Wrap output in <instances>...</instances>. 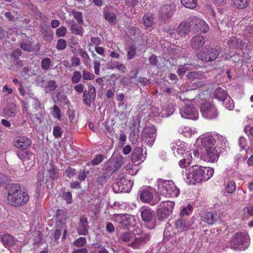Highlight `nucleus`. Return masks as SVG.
I'll return each mask as SVG.
<instances>
[{"label": "nucleus", "mask_w": 253, "mask_h": 253, "mask_svg": "<svg viewBox=\"0 0 253 253\" xmlns=\"http://www.w3.org/2000/svg\"><path fill=\"white\" fill-rule=\"evenodd\" d=\"M203 181L205 182L210 179L214 173V169L210 167H202Z\"/></svg>", "instance_id": "35"}, {"label": "nucleus", "mask_w": 253, "mask_h": 253, "mask_svg": "<svg viewBox=\"0 0 253 253\" xmlns=\"http://www.w3.org/2000/svg\"><path fill=\"white\" fill-rule=\"evenodd\" d=\"M86 243L84 237H80L74 242V245L78 247H83Z\"/></svg>", "instance_id": "62"}, {"label": "nucleus", "mask_w": 253, "mask_h": 253, "mask_svg": "<svg viewBox=\"0 0 253 253\" xmlns=\"http://www.w3.org/2000/svg\"><path fill=\"white\" fill-rule=\"evenodd\" d=\"M157 185L161 194L166 197H177L180 193L179 189L171 180L159 179Z\"/></svg>", "instance_id": "2"}, {"label": "nucleus", "mask_w": 253, "mask_h": 253, "mask_svg": "<svg viewBox=\"0 0 253 253\" xmlns=\"http://www.w3.org/2000/svg\"><path fill=\"white\" fill-rule=\"evenodd\" d=\"M49 169H47L46 177L50 178L51 180H56L58 177V170L55 169V167L50 163L48 164Z\"/></svg>", "instance_id": "36"}, {"label": "nucleus", "mask_w": 253, "mask_h": 253, "mask_svg": "<svg viewBox=\"0 0 253 253\" xmlns=\"http://www.w3.org/2000/svg\"><path fill=\"white\" fill-rule=\"evenodd\" d=\"M132 232H126L121 234V239L124 242H129L133 239L134 235H139L142 233V230L138 227H136L132 230Z\"/></svg>", "instance_id": "21"}, {"label": "nucleus", "mask_w": 253, "mask_h": 253, "mask_svg": "<svg viewBox=\"0 0 253 253\" xmlns=\"http://www.w3.org/2000/svg\"><path fill=\"white\" fill-rule=\"evenodd\" d=\"M1 241L5 247H11L15 244V238L9 234H4L1 237Z\"/></svg>", "instance_id": "29"}, {"label": "nucleus", "mask_w": 253, "mask_h": 253, "mask_svg": "<svg viewBox=\"0 0 253 253\" xmlns=\"http://www.w3.org/2000/svg\"><path fill=\"white\" fill-rule=\"evenodd\" d=\"M79 24L73 22L70 27V30L72 33L82 36L84 34V30L83 27Z\"/></svg>", "instance_id": "38"}, {"label": "nucleus", "mask_w": 253, "mask_h": 253, "mask_svg": "<svg viewBox=\"0 0 253 253\" xmlns=\"http://www.w3.org/2000/svg\"><path fill=\"white\" fill-rule=\"evenodd\" d=\"M217 218V214L213 212H205L201 215V220L209 224H213L216 221Z\"/></svg>", "instance_id": "22"}, {"label": "nucleus", "mask_w": 253, "mask_h": 253, "mask_svg": "<svg viewBox=\"0 0 253 253\" xmlns=\"http://www.w3.org/2000/svg\"><path fill=\"white\" fill-rule=\"evenodd\" d=\"M174 205V203L171 201H164L161 203L157 209V215L159 218L162 220L167 218L171 213Z\"/></svg>", "instance_id": "6"}, {"label": "nucleus", "mask_w": 253, "mask_h": 253, "mask_svg": "<svg viewBox=\"0 0 253 253\" xmlns=\"http://www.w3.org/2000/svg\"><path fill=\"white\" fill-rule=\"evenodd\" d=\"M175 7L173 4H166L163 5L159 10V15L160 18L164 20H167L170 18L174 11Z\"/></svg>", "instance_id": "14"}, {"label": "nucleus", "mask_w": 253, "mask_h": 253, "mask_svg": "<svg viewBox=\"0 0 253 253\" xmlns=\"http://www.w3.org/2000/svg\"><path fill=\"white\" fill-rule=\"evenodd\" d=\"M17 106L13 102H9L3 109V113L8 117H14L16 115Z\"/></svg>", "instance_id": "24"}, {"label": "nucleus", "mask_w": 253, "mask_h": 253, "mask_svg": "<svg viewBox=\"0 0 253 253\" xmlns=\"http://www.w3.org/2000/svg\"><path fill=\"white\" fill-rule=\"evenodd\" d=\"M190 20L188 22H181L177 28V32L181 36H184L190 32Z\"/></svg>", "instance_id": "28"}, {"label": "nucleus", "mask_w": 253, "mask_h": 253, "mask_svg": "<svg viewBox=\"0 0 253 253\" xmlns=\"http://www.w3.org/2000/svg\"><path fill=\"white\" fill-rule=\"evenodd\" d=\"M31 9L33 12V14L36 19L41 20L43 22H46L48 21V18L38 10V8L36 6L32 5Z\"/></svg>", "instance_id": "32"}, {"label": "nucleus", "mask_w": 253, "mask_h": 253, "mask_svg": "<svg viewBox=\"0 0 253 253\" xmlns=\"http://www.w3.org/2000/svg\"><path fill=\"white\" fill-rule=\"evenodd\" d=\"M13 144L17 148L26 150L31 145L32 141L27 137L20 136L16 138Z\"/></svg>", "instance_id": "17"}, {"label": "nucleus", "mask_w": 253, "mask_h": 253, "mask_svg": "<svg viewBox=\"0 0 253 253\" xmlns=\"http://www.w3.org/2000/svg\"><path fill=\"white\" fill-rule=\"evenodd\" d=\"M45 23L42 22L40 25L39 27L43 40L49 42L52 40L53 33L50 27L47 26Z\"/></svg>", "instance_id": "20"}, {"label": "nucleus", "mask_w": 253, "mask_h": 253, "mask_svg": "<svg viewBox=\"0 0 253 253\" xmlns=\"http://www.w3.org/2000/svg\"><path fill=\"white\" fill-rule=\"evenodd\" d=\"M191 152H187L185 153L184 158L179 161V165L181 168H185L189 166L192 162Z\"/></svg>", "instance_id": "34"}, {"label": "nucleus", "mask_w": 253, "mask_h": 253, "mask_svg": "<svg viewBox=\"0 0 253 253\" xmlns=\"http://www.w3.org/2000/svg\"><path fill=\"white\" fill-rule=\"evenodd\" d=\"M123 164V161L122 157L118 158L115 162L113 166V168L111 169H106V170H108V173H109L110 174H112L114 173L116 170L119 169L120 168L122 167Z\"/></svg>", "instance_id": "43"}, {"label": "nucleus", "mask_w": 253, "mask_h": 253, "mask_svg": "<svg viewBox=\"0 0 253 253\" xmlns=\"http://www.w3.org/2000/svg\"><path fill=\"white\" fill-rule=\"evenodd\" d=\"M190 24L203 33H206L209 30V27L207 23L196 16L190 17Z\"/></svg>", "instance_id": "13"}, {"label": "nucleus", "mask_w": 253, "mask_h": 253, "mask_svg": "<svg viewBox=\"0 0 253 253\" xmlns=\"http://www.w3.org/2000/svg\"><path fill=\"white\" fill-rule=\"evenodd\" d=\"M136 49L134 45L129 46L128 51L127 52V57L128 60L132 59L136 54Z\"/></svg>", "instance_id": "60"}, {"label": "nucleus", "mask_w": 253, "mask_h": 253, "mask_svg": "<svg viewBox=\"0 0 253 253\" xmlns=\"http://www.w3.org/2000/svg\"><path fill=\"white\" fill-rule=\"evenodd\" d=\"M223 102L224 106L226 109L230 110L234 109V103L233 100L230 97L228 98L226 97V99L223 100Z\"/></svg>", "instance_id": "55"}, {"label": "nucleus", "mask_w": 253, "mask_h": 253, "mask_svg": "<svg viewBox=\"0 0 253 253\" xmlns=\"http://www.w3.org/2000/svg\"><path fill=\"white\" fill-rule=\"evenodd\" d=\"M72 15L78 24H82L84 23L82 13L75 10H72L70 15Z\"/></svg>", "instance_id": "47"}, {"label": "nucleus", "mask_w": 253, "mask_h": 253, "mask_svg": "<svg viewBox=\"0 0 253 253\" xmlns=\"http://www.w3.org/2000/svg\"><path fill=\"white\" fill-rule=\"evenodd\" d=\"M34 244L38 245L42 239V232L39 230H35L33 233Z\"/></svg>", "instance_id": "51"}, {"label": "nucleus", "mask_w": 253, "mask_h": 253, "mask_svg": "<svg viewBox=\"0 0 253 253\" xmlns=\"http://www.w3.org/2000/svg\"><path fill=\"white\" fill-rule=\"evenodd\" d=\"M112 219L114 221L118 223L121 226L122 225L123 220H124L123 219H126L125 218V214H115L113 215Z\"/></svg>", "instance_id": "57"}, {"label": "nucleus", "mask_w": 253, "mask_h": 253, "mask_svg": "<svg viewBox=\"0 0 253 253\" xmlns=\"http://www.w3.org/2000/svg\"><path fill=\"white\" fill-rule=\"evenodd\" d=\"M214 96L218 100L223 101V100L226 99L227 94L224 89L221 88H218L214 91Z\"/></svg>", "instance_id": "40"}, {"label": "nucleus", "mask_w": 253, "mask_h": 253, "mask_svg": "<svg viewBox=\"0 0 253 253\" xmlns=\"http://www.w3.org/2000/svg\"><path fill=\"white\" fill-rule=\"evenodd\" d=\"M171 148L173 150H176L177 153L180 155L185 154L187 149L185 143L180 140H175L172 144Z\"/></svg>", "instance_id": "25"}, {"label": "nucleus", "mask_w": 253, "mask_h": 253, "mask_svg": "<svg viewBox=\"0 0 253 253\" xmlns=\"http://www.w3.org/2000/svg\"><path fill=\"white\" fill-rule=\"evenodd\" d=\"M83 98L84 103L89 107L90 106L91 102L95 100L94 98H92L90 96H89V94L87 93V91H84V92Z\"/></svg>", "instance_id": "59"}, {"label": "nucleus", "mask_w": 253, "mask_h": 253, "mask_svg": "<svg viewBox=\"0 0 253 253\" xmlns=\"http://www.w3.org/2000/svg\"><path fill=\"white\" fill-rule=\"evenodd\" d=\"M5 189L7 190L8 197L12 195H15L16 192H20V186L19 183H11L9 184L8 182L5 184Z\"/></svg>", "instance_id": "31"}, {"label": "nucleus", "mask_w": 253, "mask_h": 253, "mask_svg": "<svg viewBox=\"0 0 253 253\" xmlns=\"http://www.w3.org/2000/svg\"><path fill=\"white\" fill-rule=\"evenodd\" d=\"M81 77V74L79 71L74 72L71 79L72 83L74 84L78 83L80 81Z\"/></svg>", "instance_id": "64"}, {"label": "nucleus", "mask_w": 253, "mask_h": 253, "mask_svg": "<svg viewBox=\"0 0 253 253\" xmlns=\"http://www.w3.org/2000/svg\"><path fill=\"white\" fill-rule=\"evenodd\" d=\"M37 178L38 180L37 182V191H40L42 184L44 181V171L43 169L39 171Z\"/></svg>", "instance_id": "46"}, {"label": "nucleus", "mask_w": 253, "mask_h": 253, "mask_svg": "<svg viewBox=\"0 0 253 253\" xmlns=\"http://www.w3.org/2000/svg\"><path fill=\"white\" fill-rule=\"evenodd\" d=\"M82 77L84 80H92L95 78V75L94 74L85 70L83 71Z\"/></svg>", "instance_id": "61"}, {"label": "nucleus", "mask_w": 253, "mask_h": 253, "mask_svg": "<svg viewBox=\"0 0 253 253\" xmlns=\"http://www.w3.org/2000/svg\"><path fill=\"white\" fill-rule=\"evenodd\" d=\"M156 131L153 126L145 127L142 131L141 135L142 140L149 147H151L155 141Z\"/></svg>", "instance_id": "7"}, {"label": "nucleus", "mask_w": 253, "mask_h": 253, "mask_svg": "<svg viewBox=\"0 0 253 253\" xmlns=\"http://www.w3.org/2000/svg\"><path fill=\"white\" fill-rule=\"evenodd\" d=\"M143 150L140 147H136L133 151L131 154V160L133 162L141 161L143 162L146 158V156L142 153Z\"/></svg>", "instance_id": "26"}, {"label": "nucleus", "mask_w": 253, "mask_h": 253, "mask_svg": "<svg viewBox=\"0 0 253 253\" xmlns=\"http://www.w3.org/2000/svg\"><path fill=\"white\" fill-rule=\"evenodd\" d=\"M182 4L185 7L193 9L196 6L197 0H181Z\"/></svg>", "instance_id": "48"}, {"label": "nucleus", "mask_w": 253, "mask_h": 253, "mask_svg": "<svg viewBox=\"0 0 253 253\" xmlns=\"http://www.w3.org/2000/svg\"><path fill=\"white\" fill-rule=\"evenodd\" d=\"M226 191L228 193H232L236 190L235 183L233 181H228L225 187Z\"/></svg>", "instance_id": "53"}, {"label": "nucleus", "mask_w": 253, "mask_h": 253, "mask_svg": "<svg viewBox=\"0 0 253 253\" xmlns=\"http://www.w3.org/2000/svg\"><path fill=\"white\" fill-rule=\"evenodd\" d=\"M250 244V237L246 233H237L231 239L230 247L236 250H245Z\"/></svg>", "instance_id": "3"}, {"label": "nucleus", "mask_w": 253, "mask_h": 253, "mask_svg": "<svg viewBox=\"0 0 253 253\" xmlns=\"http://www.w3.org/2000/svg\"><path fill=\"white\" fill-rule=\"evenodd\" d=\"M205 149V160L211 163L216 162L219 157V153L216 147H206Z\"/></svg>", "instance_id": "15"}, {"label": "nucleus", "mask_w": 253, "mask_h": 253, "mask_svg": "<svg viewBox=\"0 0 253 253\" xmlns=\"http://www.w3.org/2000/svg\"><path fill=\"white\" fill-rule=\"evenodd\" d=\"M142 219L146 222H150L153 217V211L149 207H142L140 210Z\"/></svg>", "instance_id": "23"}, {"label": "nucleus", "mask_w": 253, "mask_h": 253, "mask_svg": "<svg viewBox=\"0 0 253 253\" xmlns=\"http://www.w3.org/2000/svg\"><path fill=\"white\" fill-rule=\"evenodd\" d=\"M197 141L205 148L214 146L216 143L218 147L222 148L227 142L225 137L215 132L205 133L199 136Z\"/></svg>", "instance_id": "1"}, {"label": "nucleus", "mask_w": 253, "mask_h": 253, "mask_svg": "<svg viewBox=\"0 0 253 253\" xmlns=\"http://www.w3.org/2000/svg\"><path fill=\"white\" fill-rule=\"evenodd\" d=\"M88 222L85 217H82L80 220L79 226L78 228V232L80 235H86L88 234Z\"/></svg>", "instance_id": "27"}, {"label": "nucleus", "mask_w": 253, "mask_h": 253, "mask_svg": "<svg viewBox=\"0 0 253 253\" xmlns=\"http://www.w3.org/2000/svg\"><path fill=\"white\" fill-rule=\"evenodd\" d=\"M193 210V207L190 204H188L186 207H184L181 210L180 215L181 216L189 215Z\"/></svg>", "instance_id": "56"}, {"label": "nucleus", "mask_w": 253, "mask_h": 253, "mask_svg": "<svg viewBox=\"0 0 253 253\" xmlns=\"http://www.w3.org/2000/svg\"><path fill=\"white\" fill-rule=\"evenodd\" d=\"M51 63V60L49 58H43L41 61V68L43 70L47 71L49 69Z\"/></svg>", "instance_id": "54"}, {"label": "nucleus", "mask_w": 253, "mask_h": 253, "mask_svg": "<svg viewBox=\"0 0 253 253\" xmlns=\"http://www.w3.org/2000/svg\"><path fill=\"white\" fill-rule=\"evenodd\" d=\"M79 54L83 58L84 63L85 65H89L90 59L87 52L83 49L79 50Z\"/></svg>", "instance_id": "50"}, {"label": "nucleus", "mask_w": 253, "mask_h": 253, "mask_svg": "<svg viewBox=\"0 0 253 253\" xmlns=\"http://www.w3.org/2000/svg\"><path fill=\"white\" fill-rule=\"evenodd\" d=\"M196 57L204 62H212L219 56L218 51L215 48L205 47L196 53Z\"/></svg>", "instance_id": "4"}, {"label": "nucleus", "mask_w": 253, "mask_h": 253, "mask_svg": "<svg viewBox=\"0 0 253 253\" xmlns=\"http://www.w3.org/2000/svg\"><path fill=\"white\" fill-rule=\"evenodd\" d=\"M40 83L41 86L44 88L46 93L54 90L57 87L55 82L54 80H48L46 76L42 78Z\"/></svg>", "instance_id": "18"}, {"label": "nucleus", "mask_w": 253, "mask_h": 253, "mask_svg": "<svg viewBox=\"0 0 253 253\" xmlns=\"http://www.w3.org/2000/svg\"><path fill=\"white\" fill-rule=\"evenodd\" d=\"M106 20L110 23H114L116 20V17L113 12H106L104 14Z\"/></svg>", "instance_id": "58"}, {"label": "nucleus", "mask_w": 253, "mask_h": 253, "mask_svg": "<svg viewBox=\"0 0 253 253\" xmlns=\"http://www.w3.org/2000/svg\"><path fill=\"white\" fill-rule=\"evenodd\" d=\"M206 40L204 36L197 35L193 37L190 41V45L194 49H199L205 44Z\"/></svg>", "instance_id": "19"}, {"label": "nucleus", "mask_w": 253, "mask_h": 253, "mask_svg": "<svg viewBox=\"0 0 253 253\" xmlns=\"http://www.w3.org/2000/svg\"><path fill=\"white\" fill-rule=\"evenodd\" d=\"M182 118L196 120L198 118V110L193 104L186 105L180 110Z\"/></svg>", "instance_id": "11"}, {"label": "nucleus", "mask_w": 253, "mask_h": 253, "mask_svg": "<svg viewBox=\"0 0 253 253\" xmlns=\"http://www.w3.org/2000/svg\"><path fill=\"white\" fill-rule=\"evenodd\" d=\"M155 190L149 186L141 187L139 191V198L143 203H149L153 198Z\"/></svg>", "instance_id": "12"}, {"label": "nucleus", "mask_w": 253, "mask_h": 253, "mask_svg": "<svg viewBox=\"0 0 253 253\" xmlns=\"http://www.w3.org/2000/svg\"><path fill=\"white\" fill-rule=\"evenodd\" d=\"M56 225L59 228H62L63 227V211L57 210L56 211Z\"/></svg>", "instance_id": "39"}, {"label": "nucleus", "mask_w": 253, "mask_h": 253, "mask_svg": "<svg viewBox=\"0 0 253 253\" xmlns=\"http://www.w3.org/2000/svg\"><path fill=\"white\" fill-rule=\"evenodd\" d=\"M17 155L18 158L23 161L27 160H31L32 158H34L33 153L28 150L19 151L17 152Z\"/></svg>", "instance_id": "33"}, {"label": "nucleus", "mask_w": 253, "mask_h": 253, "mask_svg": "<svg viewBox=\"0 0 253 253\" xmlns=\"http://www.w3.org/2000/svg\"><path fill=\"white\" fill-rule=\"evenodd\" d=\"M202 167L193 166L186 174L187 182L190 184H195L203 181Z\"/></svg>", "instance_id": "5"}, {"label": "nucleus", "mask_w": 253, "mask_h": 253, "mask_svg": "<svg viewBox=\"0 0 253 253\" xmlns=\"http://www.w3.org/2000/svg\"><path fill=\"white\" fill-rule=\"evenodd\" d=\"M197 132L195 128H193L189 126H184L182 127L181 133L186 137H190L192 134Z\"/></svg>", "instance_id": "45"}, {"label": "nucleus", "mask_w": 253, "mask_h": 253, "mask_svg": "<svg viewBox=\"0 0 253 253\" xmlns=\"http://www.w3.org/2000/svg\"><path fill=\"white\" fill-rule=\"evenodd\" d=\"M186 77L189 79H201L204 78V75L200 71H194L188 73Z\"/></svg>", "instance_id": "44"}, {"label": "nucleus", "mask_w": 253, "mask_h": 253, "mask_svg": "<svg viewBox=\"0 0 253 253\" xmlns=\"http://www.w3.org/2000/svg\"><path fill=\"white\" fill-rule=\"evenodd\" d=\"M233 5L239 9L247 7L249 3V0H231Z\"/></svg>", "instance_id": "42"}, {"label": "nucleus", "mask_w": 253, "mask_h": 253, "mask_svg": "<svg viewBox=\"0 0 253 253\" xmlns=\"http://www.w3.org/2000/svg\"><path fill=\"white\" fill-rule=\"evenodd\" d=\"M201 112L203 116L208 119H213L218 116L216 107L209 102H204L201 104Z\"/></svg>", "instance_id": "9"}, {"label": "nucleus", "mask_w": 253, "mask_h": 253, "mask_svg": "<svg viewBox=\"0 0 253 253\" xmlns=\"http://www.w3.org/2000/svg\"><path fill=\"white\" fill-rule=\"evenodd\" d=\"M154 17L150 13H147L144 15L142 18V22L146 27L152 26L154 22Z\"/></svg>", "instance_id": "41"}, {"label": "nucleus", "mask_w": 253, "mask_h": 253, "mask_svg": "<svg viewBox=\"0 0 253 253\" xmlns=\"http://www.w3.org/2000/svg\"><path fill=\"white\" fill-rule=\"evenodd\" d=\"M109 175H110L109 173H103L101 175H100L99 176H98L96 179V182L98 184L102 185L106 183L109 176Z\"/></svg>", "instance_id": "49"}, {"label": "nucleus", "mask_w": 253, "mask_h": 253, "mask_svg": "<svg viewBox=\"0 0 253 253\" xmlns=\"http://www.w3.org/2000/svg\"><path fill=\"white\" fill-rule=\"evenodd\" d=\"M10 204L15 207H19L25 204L29 200V196L27 193L20 191L16 192L15 195L10 196L7 197Z\"/></svg>", "instance_id": "10"}, {"label": "nucleus", "mask_w": 253, "mask_h": 253, "mask_svg": "<svg viewBox=\"0 0 253 253\" xmlns=\"http://www.w3.org/2000/svg\"><path fill=\"white\" fill-rule=\"evenodd\" d=\"M126 170L127 171L128 173L131 175L136 174L138 172L137 166L130 164L126 166Z\"/></svg>", "instance_id": "52"}, {"label": "nucleus", "mask_w": 253, "mask_h": 253, "mask_svg": "<svg viewBox=\"0 0 253 253\" xmlns=\"http://www.w3.org/2000/svg\"><path fill=\"white\" fill-rule=\"evenodd\" d=\"M189 226V222L183 218L177 219L174 223V226L178 232H183L187 230Z\"/></svg>", "instance_id": "30"}, {"label": "nucleus", "mask_w": 253, "mask_h": 253, "mask_svg": "<svg viewBox=\"0 0 253 253\" xmlns=\"http://www.w3.org/2000/svg\"><path fill=\"white\" fill-rule=\"evenodd\" d=\"M133 185V182L132 181L126 179L124 177V176H120L116 183L114 185L113 189L117 193H127L131 190Z\"/></svg>", "instance_id": "8"}, {"label": "nucleus", "mask_w": 253, "mask_h": 253, "mask_svg": "<svg viewBox=\"0 0 253 253\" xmlns=\"http://www.w3.org/2000/svg\"><path fill=\"white\" fill-rule=\"evenodd\" d=\"M125 218L123 220L121 227L129 229L132 227L134 229L136 227L133 226L134 217L129 215L125 214Z\"/></svg>", "instance_id": "37"}, {"label": "nucleus", "mask_w": 253, "mask_h": 253, "mask_svg": "<svg viewBox=\"0 0 253 253\" xmlns=\"http://www.w3.org/2000/svg\"><path fill=\"white\" fill-rule=\"evenodd\" d=\"M150 239V235L147 233L141 235V236H138V237H136V236L134 235V237L132 240L133 241L131 243L130 246L133 248H138L145 244L146 242L149 241Z\"/></svg>", "instance_id": "16"}, {"label": "nucleus", "mask_w": 253, "mask_h": 253, "mask_svg": "<svg viewBox=\"0 0 253 253\" xmlns=\"http://www.w3.org/2000/svg\"><path fill=\"white\" fill-rule=\"evenodd\" d=\"M227 43L232 48H236L238 44V39L235 37H232L228 40Z\"/></svg>", "instance_id": "63"}]
</instances>
